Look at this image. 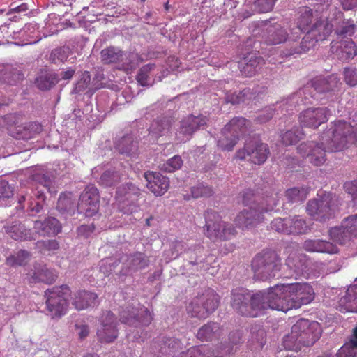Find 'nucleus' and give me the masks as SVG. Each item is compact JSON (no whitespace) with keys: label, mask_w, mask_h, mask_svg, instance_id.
I'll use <instances>...</instances> for the list:
<instances>
[{"label":"nucleus","mask_w":357,"mask_h":357,"mask_svg":"<svg viewBox=\"0 0 357 357\" xmlns=\"http://www.w3.org/2000/svg\"><path fill=\"white\" fill-rule=\"evenodd\" d=\"M340 79L335 75H332L328 78L316 77L312 82L311 85L305 86L294 94L289 99L280 102V107L285 106L286 112H293L296 105L299 104V99L303 105L312 103L311 99L321 100L325 97L321 96L324 93L331 95V92L338 88Z\"/></svg>","instance_id":"nucleus-1"},{"label":"nucleus","mask_w":357,"mask_h":357,"mask_svg":"<svg viewBox=\"0 0 357 357\" xmlns=\"http://www.w3.org/2000/svg\"><path fill=\"white\" fill-rule=\"evenodd\" d=\"M321 330L317 322L310 323L301 319L293 325L290 334L283 340V344L288 350H300L302 347L313 345L320 337Z\"/></svg>","instance_id":"nucleus-2"},{"label":"nucleus","mask_w":357,"mask_h":357,"mask_svg":"<svg viewBox=\"0 0 357 357\" xmlns=\"http://www.w3.org/2000/svg\"><path fill=\"white\" fill-rule=\"evenodd\" d=\"M357 126L342 120L333 123L331 128L324 133L321 140L326 141L328 151H341L357 141Z\"/></svg>","instance_id":"nucleus-3"},{"label":"nucleus","mask_w":357,"mask_h":357,"mask_svg":"<svg viewBox=\"0 0 357 357\" xmlns=\"http://www.w3.org/2000/svg\"><path fill=\"white\" fill-rule=\"evenodd\" d=\"M278 204L275 197H267L255 207L250 206L248 209H244L236 215L234 222L236 225L242 229H251L257 227L264 220V213L273 211Z\"/></svg>","instance_id":"nucleus-4"},{"label":"nucleus","mask_w":357,"mask_h":357,"mask_svg":"<svg viewBox=\"0 0 357 357\" xmlns=\"http://www.w3.org/2000/svg\"><path fill=\"white\" fill-rule=\"evenodd\" d=\"M261 298L257 293L251 294L245 288H236L231 294V305L236 313L242 316L257 317L260 316L259 302Z\"/></svg>","instance_id":"nucleus-5"},{"label":"nucleus","mask_w":357,"mask_h":357,"mask_svg":"<svg viewBox=\"0 0 357 357\" xmlns=\"http://www.w3.org/2000/svg\"><path fill=\"white\" fill-rule=\"evenodd\" d=\"M282 266L281 259L275 251L263 250L252 261L255 277L266 280L275 276Z\"/></svg>","instance_id":"nucleus-6"},{"label":"nucleus","mask_w":357,"mask_h":357,"mask_svg":"<svg viewBox=\"0 0 357 357\" xmlns=\"http://www.w3.org/2000/svg\"><path fill=\"white\" fill-rule=\"evenodd\" d=\"M286 287L287 284H276L266 290L257 292V294L261 296L259 302L260 316L268 309L283 312L289 310L288 291Z\"/></svg>","instance_id":"nucleus-7"},{"label":"nucleus","mask_w":357,"mask_h":357,"mask_svg":"<svg viewBox=\"0 0 357 357\" xmlns=\"http://www.w3.org/2000/svg\"><path fill=\"white\" fill-rule=\"evenodd\" d=\"M206 236L213 241H227L236 236L237 231L234 225L223 221L218 213L208 209L205 213Z\"/></svg>","instance_id":"nucleus-8"},{"label":"nucleus","mask_w":357,"mask_h":357,"mask_svg":"<svg viewBox=\"0 0 357 357\" xmlns=\"http://www.w3.org/2000/svg\"><path fill=\"white\" fill-rule=\"evenodd\" d=\"M337 211V206L333 195L322 192L318 193L317 197L308 201L306 212L314 220L325 222L333 218Z\"/></svg>","instance_id":"nucleus-9"},{"label":"nucleus","mask_w":357,"mask_h":357,"mask_svg":"<svg viewBox=\"0 0 357 357\" xmlns=\"http://www.w3.org/2000/svg\"><path fill=\"white\" fill-rule=\"evenodd\" d=\"M70 292L67 285L47 289L44 293L47 315L52 319H60L65 315L68 305L67 298Z\"/></svg>","instance_id":"nucleus-10"},{"label":"nucleus","mask_w":357,"mask_h":357,"mask_svg":"<svg viewBox=\"0 0 357 357\" xmlns=\"http://www.w3.org/2000/svg\"><path fill=\"white\" fill-rule=\"evenodd\" d=\"M219 303L218 294L207 289L192 299L187 307V312L193 317L206 319L218 308Z\"/></svg>","instance_id":"nucleus-11"},{"label":"nucleus","mask_w":357,"mask_h":357,"mask_svg":"<svg viewBox=\"0 0 357 357\" xmlns=\"http://www.w3.org/2000/svg\"><path fill=\"white\" fill-rule=\"evenodd\" d=\"M141 195L139 188L132 183L118 187L116 191V203L119 210L124 214H132L139 209L138 200Z\"/></svg>","instance_id":"nucleus-12"},{"label":"nucleus","mask_w":357,"mask_h":357,"mask_svg":"<svg viewBox=\"0 0 357 357\" xmlns=\"http://www.w3.org/2000/svg\"><path fill=\"white\" fill-rule=\"evenodd\" d=\"M185 252L189 255L190 263L192 265L202 264V268L204 270L208 268V264L205 265L206 254L203 246L195 245L192 247H187L183 241H175L172 243L169 250L164 252V257L166 262L176 259L181 253Z\"/></svg>","instance_id":"nucleus-13"},{"label":"nucleus","mask_w":357,"mask_h":357,"mask_svg":"<svg viewBox=\"0 0 357 357\" xmlns=\"http://www.w3.org/2000/svg\"><path fill=\"white\" fill-rule=\"evenodd\" d=\"M289 310L300 308L310 303L315 293L312 287L306 282L287 284Z\"/></svg>","instance_id":"nucleus-14"},{"label":"nucleus","mask_w":357,"mask_h":357,"mask_svg":"<svg viewBox=\"0 0 357 357\" xmlns=\"http://www.w3.org/2000/svg\"><path fill=\"white\" fill-rule=\"evenodd\" d=\"M297 151L301 157L315 167L321 166L326 160V152L328 149L325 140L320 143L314 141L301 143L297 147Z\"/></svg>","instance_id":"nucleus-15"},{"label":"nucleus","mask_w":357,"mask_h":357,"mask_svg":"<svg viewBox=\"0 0 357 357\" xmlns=\"http://www.w3.org/2000/svg\"><path fill=\"white\" fill-rule=\"evenodd\" d=\"M23 116L20 114H7L0 119V126H5L10 135L17 139L28 140L33 138V134L30 130V126H23L22 121Z\"/></svg>","instance_id":"nucleus-16"},{"label":"nucleus","mask_w":357,"mask_h":357,"mask_svg":"<svg viewBox=\"0 0 357 357\" xmlns=\"http://www.w3.org/2000/svg\"><path fill=\"white\" fill-rule=\"evenodd\" d=\"M301 33L294 29H290V35L282 51L284 56H296L307 52L313 46V41L310 36L305 35L301 38Z\"/></svg>","instance_id":"nucleus-17"},{"label":"nucleus","mask_w":357,"mask_h":357,"mask_svg":"<svg viewBox=\"0 0 357 357\" xmlns=\"http://www.w3.org/2000/svg\"><path fill=\"white\" fill-rule=\"evenodd\" d=\"M97 337L100 342L109 343L118 337L117 321L115 315L109 312H104L99 318Z\"/></svg>","instance_id":"nucleus-18"},{"label":"nucleus","mask_w":357,"mask_h":357,"mask_svg":"<svg viewBox=\"0 0 357 357\" xmlns=\"http://www.w3.org/2000/svg\"><path fill=\"white\" fill-rule=\"evenodd\" d=\"M330 115V110L327 107H312L301 112L298 121L302 127L316 129L327 122Z\"/></svg>","instance_id":"nucleus-19"},{"label":"nucleus","mask_w":357,"mask_h":357,"mask_svg":"<svg viewBox=\"0 0 357 357\" xmlns=\"http://www.w3.org/2000/svg\"><path fill=\"white\" fill-rule=\"evenodd\" d=\"M268 154L269 149L266 144L248 142L243 149L236 152V157L240 160L249 157L251 162L261 165L266 160Z\"/></svg>","instance_id":"nucleus-20"},{"label":"nucleus","mask_w":357,"mask_h":357,"mask_svg":"<svg viewBox=\"0 0 357 357\" xmlns=\"http://www.w3.org/2000/svg\"><path fill=\"white\" fill-rule=\"evenodd\" d=\"M100 195L94 185H87L79 197L78 207L86 216H93L99 209Z\"/></svg>","instance_id":"nucleus-21"},{"label":"nucleus","mask_w":357,"mask_h":357,"mask_svg":"<svg viewBox=\"0 0 357 357\" xmlns=\"http://www.w3.org/2000/svg\"><path fill=\"white\" fill-rule=\"evenodd\" d=\"M101 61L105 64L119 63V69L126 72L133 68L128 55L121 50L115 47H109L103 49L100 52Z\"/></svg>","instance_id":"nucleus-22"},{"label":"nucleus","mask_w":357,"mask_h":357,"mask_svg":"<svg viewBox=\"0 0 357 357\" xmlns=\"http://www.w3.org/2000/svg\"><path fill=\"white\" fill-rule=\"evenodd\" d=\"M120 319L122 323L129 326L138 327L139 326H149L153 320L151 313L144 307L140 309L132 307L121 312Z\"/></svg>","instance_id":"nucleus-23"},{"label":"nucleus","mask_w":357,"mask_h":357,"mask_svg":"<svg viewBox=\"0 0 357 357\" xmlns=\"http://www.w3.org/2000/svg\"><path fill=\"white\" fill-rule=\"evenodd\" d=\"M208 119L203 115H190L182 120L178 135H182L181 139L183 142L190 139L192 135L197 130L204 128L206 125Z\"/></svg>","instance_id":"nucleus-24"},{"label":"nucleus","mask_w":357,"mask_h":357,"mask_svg":"<svg viewBox=\"0 0 357 357\" xmlns=\"http://www.w3.org/2000/svg\"><path fill=\"white\" fill-rule=\"evenodd\" d=\"M58 277L56 271L48 268L45 265L36 264L26 276L30 283L44 282L52 284L54 282Z\"/></svg>","instance_id":"nucleus-25"},{"label":"nucleus","mask_w":357,"mask_h":357,"mask_svg":"<svg viewBox=\"0 0 357 357\" xmlns=\"http://www.w3.org/2000/svg\"><path fill=\"white\" fill-rule=\"evenodd\" d=\"M12 37L15 40H19L15 43L17 45L35 44L41 39L38 36V24L36 23L26 24L18 31H14Z\"/></svg>","instance_id":"nucleus-26"},{"label":"nucleus","mask_w":357,"mask_h":357,"mask_svg":"<svg viewBox=\"0 0 357 357\" xmlns=\"http://www.w3.org/2000/svg\"><path fill=\"white\" fill-rule=\"evenodd\" d=\"M147 188L156 196L164 195L169 188V180L158 172H147L144 174Z\"/></svg>","instance_id":"nucleus-27"},{"label":"nucleus","mask_w":357,"mask_h":357,"mask_svg":"<svg viewBox=\"0 0 357 357\" xmlns=\"http://www.w3.org/2000/svg\"><path fill=\"white\" fill-rule=\"evenodd\" d=\"M265 63L264 59L256 53H249L238 63L241 73L245 77L255 75Z\"/></svg>","instance_id":"nucleus-28"},{"label":"nucleus","mask_w":357,"mask_h":357,"mask_svg":"<svg viewBox=\"0 0 357 357\" xmlns=\"http://www.w3.org/2000/svg\"><path fill=\"white\" fill-rule=\"evenodd\" d=\"M33 228L41 236L56 235L61 231V225L59 220L53 217H48L44 220H36Z\"/></svg>","instance_id":"nucleus-29"},{"label":"nucleus","mask_w":357,"mask_h":357,"mask_svg":"<svg viewBox=\"0 0 357 357\" xmlns=\"http://www.w3.org/2000/svg\"><path fill=\"white\" fill-rule=\"evenodd\" d=\"M303 248L310 252L335 254L338 252V248L335 244L322 239L305 240Z\"/></svg>","instance_id":"nucleus-30"},{"label":"nucleus","mask_w":357,"mask_h":357,"mask_svg":"<svg viewBox=\"0 0 357 357\" xmlns=\"http://www.w3.org/2000/svg\"><path fill=\"white\" fill-rule=\"evenodd\" d=\"M289 35L290 29L287 32L281 25L273 24L269 25L266 28V33L264 38L267 45H275L286 43Z\"/></svg>","instance_id":"nucleus-31"},{"label":"nucleus","mask_w":357,"mask_h":357,"mask_svg":"<svg viewBox=\"0 0 357 357\" xmlns=\"http://www.w3.org/2000/svg\"><path fill=\"white\" fill-rule=\"evenodd\" d=\"M96 294L87 291H77L72 298V304L78 310H82L98 304Z\"/></svg>","instance_id":"nucleus-32"},{"label":"nucleus","mask_w":357,"mask_h":357,"mask_svg":"<svg viewBox=\"0 0 357 357\" xmlns=\"http://www.w3.org/2000/svg\"><path fill=\"white\" fill-rule=\"evenodd\" d=\"M250 127V123L243 117H235L232 119L224 127V132L231 134V136H236L238 140L240 137L245 135Z\"/></svg>","instance_id":"nucleus-33"},{"label":"nucleus","mask_w":357,"mask_h":357,"mask_svg":"<svg viewBox=\"0 0 357 357\" xmlns=\"http://www.w3.org/2000/svg\"><path fill=\"white\" fill-rule=\"evenodd\" d=\"M333 30V25L329 23L327 20L317 21L313 26L310 29L308 34L311 37V40L313 41V44L315 41L323 40L328 36Z\"/></svg>","instance_id":"nucleus-34"},{"label":"nucleus","mask_w":357,"mask_h":357,"mask_svg":"<svg viewBox=\"0 0 357 357\" xmlns=\"http://www.w3.org/2000/svg\"><path fill=\"white\" fill-rule=\"evenodd\" d=\"M242 342V333L239 331H232L229 335V342L227 344H221L215 349L220 357L234 353L237 346Z\"/></svg>","instance_id":"nucleus-35"},{"label":"nucleus","mask_w":357,"mask_h":357,"mask_svg":"<svg viewBox=\"0 0 357 357\" xmlns=\"http://www.w3.org/2000/svg\"><path fill=\"white\" fill-rule=\"evenodd\" d=\"M6 233L15 241H30L33 238L31 229L21 222H13L6 228Z\"/></svg>","instance_id":"nucleus-36"},{"label":"nucleus","mask_w":357,"mask_h":357,"mask_svg":"<svg viewBox=\"0 0 357 357\" xmlns=\"http://www.w3.org/2000/svg\"><path fill=\"white\" fill-rule=\"evenodd\" d=\"M223 330L217 323H208L201 327L197 332V337L201 341H211L219 338Z\"/></svg>","instance_id":"nucleus-37"},{"label":"nucleus","mask_w":357,"mask_h":357,"mask_svg":"<svg viewBox=\"0 0 357 357\" xmlns=\"http://www.w3.org/2000/svg\"><path fill=\"white\" fill-rule=\"evenodd\" d=\"M172 124V119L168 117L154 120L149 130V135L155 140L158 137L168 134L170 131Z\"/></svg>","instance_id":"nucleus-38"},{"label":"nucleus","mask_w":357,"mask_h":357,"mask_svg":"<svg viewBox=\"0 0 357 357\" xmlns=\"http://www.w3.org/2000/svg\"><path fill=\"white\" fill-rule=\"evenodd\" d=\"M342 311L357 312V284L351 285L346 295L340 300Z\"/></svg>","instance_id":"nucleus-39"},{"label":"nucleus","mask_w":357,"mask_h":357,"mask_svg":"<svg viewBox=\"0 0 357 357\" xmlns=\"http://www.w3.org/2000/svg\"><path fill=\"white\" fill-rule=\"evenodd\" d=\"M116 149L122 154L132 155L137 151L138 142L132 135H126L116 143Z\"/></svg>","instance_id":"nucleus-40"},{"label":"nucleus","mask_w":357,"mask_h":357,"mask_svg":"<svg viewBox=\"0 0 357 357\" xmlns=\"http://www.w3.org/2000/svg\"><path fill=\"white\" fill-rule=\"evenodd\" d=\"M125 266L130 271L143 269L149 265V259L142 252H136L126 257Z\"/></svg>","instance_id":"nucleus-41"},{"label":"nucleus","mask_w":357,"mask_h":357,"mask_svg":"<svg viewBox=\"0 0 357 357\" xmlns=\"http://www.w3.org/2000/svg\"><path fill=\"white\" fill-rule=\"evenodd\" d=\"M287 222L288 234H305L310 230L305 220L299 215L287 217Z\"/></svg>","instance_id":"nucleus-42"},{"label":"nucleus","mask_w":357,"mask_h":357,"mask_svg":"<svg viewBox=\"0 0 357 357\" xmlns=\"http://www.w3.org/2000/svg\"><path fill=\"white\" fill-rule=\"evenodd\" d=\"M299 17L296 22V26L293 27L295 31L300 33L307 31L308 34L309 26L312 22V10L308 7H303L299 10Z\"/></svg>","instance_id":"nucleus-43"},{"label":"nucleus","mask_w":357,"mask_h":357,"mask_svg":"<svg viewBox=\"0 0 357 357\" xmlns=\"http://www.w3.org/2000/svg\"><path fill=\"white\" fill-rule=\"evenodd\" d=\"M155 68L154 63H149L142 66L137 75V80L139 84L144 86H152L154 83V79L152 78L154 76Z\"/></svg>","instance_id":"nucleus-44"},{"label":"nucleus","mask_w":357,"mask_h":357,"mask_svg":"<svg viewBox=\"0 0 357 357\" xmlns=\"http://www.w3.org/2000/svg\"><path fill=\"white\" fill-rule=\"evenodd\" d=\"M310 190L308 186L294 187L286 190L285 197L291 203L303 202L307 197Z\"/></svg>","instance_id":"nucleus-45"},{"label":"nucleus","mask_w":357,"mask_h":357,"mask_svg":"<svg viewBox=\"0 0 357 357\" xmlns=\"http://www.w3.org/2000/svg\"><path fill=\"white\" fill-rule=\"evenodd\" d=\"M59 82L57 75L54 72L43 71L36 79L37 86L41 90H48Z\"/></svg>","instance_id":"nucleus-46"},{"label":"nucleus","mask_w":357,"mask_h":357,"mask_svg":"<svg viewBox=\"0 0 357 357\" xmlns=\"http://www.w3.org/2000/svg\"><path fill=\"white\" fill-rule=\"evenodd\" d=\"M31 257L29 252L20 250L15 255L8 257L6 264L10 266H24L29 261Z\"/></svg>","instance_id":"nucleus-47"},{"label":"nucleus","mask_w":357,"mask_h":357,"mask_svg":"<svg viewBox=\"0 0 357 357\" xmlns=\"http://www.w3.org/2000/svg\"><path fill=\"white\" fill-rule=\"evenodd\" d=\"M331 239L339 244H344L351 239L346 229L342 225L340 227L331 228L328 231Z\"/></svg>","instance_id":"nucleus-48"},{"label":"nucleus","mask_w":357,"mask_h":357,"mask_svg":"<svg viewBox=\"0 0 357 357\" xmlns=\"http://www.w3.org/2000/svg\"><path fill=\"white\" fill-rule=\"evenodd\" d=\"M252 96L253 93L250 89H244L238 93H227L225 100L227 102H230L233 105L239 104L241 102H246L252 98Z\"/></svg>","instance_id":"nucleus-49"},{"label":"nucleus","mask_w":357,"mask_h":357,"mask_svg":"<svg viewBox=\"0 0 357 357\" xmlns=\"http://www.w3.org/2000/svg\"><path fill=\"white\" fill-rule=\"evenodd\" d=\"M304 136L303 131L299 128H294L290 130L286 131L281 135L282 142L286 145H293L296 144Z\"/></svg>","instance_id":"nucleus-50"},{"label":"nucleus","mask_w":357,"mask_h":357,"mask_svg":"<svg viewBox=\"0 0 357 357\" xmlns=\"http://www.w3.org/2000/svg\"><path fill=\"white\" fill-rule=\"evenodd\" d=\"M238 142L236 136H231L229 132L225 133L224 129L221 132V136L217 142L218 146L222 151H231Z\"/></svg>","instance_id":"nucleus-51"},{"label":"nucleus","mask_w":357,"mask_h":357,"mask_svg":"<svg viewBox=\"0 0 357 357\" xmlns=\"http://www.w3.org/2000/svg\"><path fill=\"white\" fill-rule=\"evenodd\" d=\"M75 202L73 199L71 192L63 193L60 195L57 202L56 208L61 212H69L74 209Z\"/></svg>","instance_id":"nucleus-52"},{"label":"nucleus","mask_w":357,"mask_h":357,"mask_svg":"<svg viewBox=\"0 0 357 357\" xmlns=\"http://www.w3.org/2000/svg\"><path fill=\"white\" fill-rule=\"evenodd\" d=\"M340 57L344 60L353 59L357 54V47L352 40H345L340 45Z\"/></svg>","instance_id":"nucleus-53"},{"label":"nucleus","mask_w":357,"mask_h":357,"mask_svg":"<svg viewBox=\"0 0 357 357\" xmlns=\"http://www.w3.org/2000/svg\"><path fill=\"white\" fill-rule=\"evenodd\" d=\"M121 176L119 172L114 170H107L101 175L99 183L105 187H110L119 183Z\"/></svg>","instance_id":"nucleus-54"},{"label":"nucleus","mask_w":357,"mask_h":357,"mask_svg":"<svg viewBox=\"0 0 357 357\" xmlns=\"http://www.w3.org/2000/svg\"><path fill=\"white\" fill-rule=\"evenodd\" d=\"M183 165V160L179 155H174L166 162L160 164V170L166 172H174L179 169Z\"/></svg>","instance_id":"nucleus-55"},{"label":"nucleus","mask_w":357,"mask_h":357,"mask_svg":"<svg viewBox=\"0 0 357 357\" xmlns=\"http://www.w3.org/2000/svg\"><path fill=\"white\" fill-rule=\"evenodd\" d=\"M23 75L20 70L14 69L11 66H7L5 68V72L2 75V79L5 82L9 84H13L17 81L22 79Z\"/></svg>","instance_id":"nucleus-56"},{"label":"nucleus","mask_w":357,"mask_h":357,"mask_svg":"<svg viewBox=\"0 0 357 357\" xmlns=\"http://www.w3.org/2000/svg\"><path fill=\"white\" fill-rule=\"evenodd\" d=\"M280 104L277 103L276 106L273 108V107H269L264 110H263L261 114L257 116V121L259 123H264L269 121L274 116L275 111L281 110V113H283L284 111L286 112V107L281 106L280 107Z\"/></svg>","instance_id":"nucleus-57"},{"label":"nucleus","mask_w":357,"mask_h":357,"mask_svg":"<svg viewBox=\"0 0 357 357\" xmlns=\"http://www.w3.org/2000/svg\"><path fill=\"white\" fill-rule=\"evenodd\" d=\"M191 195L193 198L208 197L213 195V190L209 185L199 183L191 188Z\"/></svg>","instance_id":"nucleus-58"},{"label":"nucleus","mask_w":357,"mask_h":357,"mask_svg":"<svg viewBox=\"0 0 357 357\" xmlns=\"http://www.w3.org/2000/svg\"><path fill=\"white\" fill-rule=\"evenodd\" d=\"M266 343L265 333L263 330H259L256 334H252L250 340V347L252 350H259L263 348Z\"/></svg>","instance_id":"nucleus-59"},{"label":"nucleus","mask_w":357,"mask_h":357,"mask_svg":"<svg viewBox=\"0 0 357 357\" xmlns=\"http://www.w3.org/2000/svg\"><path fill=\"white\" fill-rule=\"evenodd\" d=\"M33 181L36 183H38L43 188H45L50 194L56 192L54 187L53 185L52 181L51 178L45 175L36 174L33 176Z\"/></svg>","instance_id":"nucleus-60"},{"label":"nucleus","mask_w":357,"mask_h":357,"mask_svg":"<svg viewBox=\"0 0 357 357\" xmlns=\"http://www.w3.org/2000/svg\"><path fill=\"white\" fill-rule=\"evenodd\" d=\"M342 225L351 238L357 236V214L346 218Z\"/></svg>","instance_id":"nucleus-61"},{"label":"nucleus","mask_w":357,"mask_h":357,"mask_svg":"<svg viewBox=\"0 0 357 357\" xmlns=\"http://www.w3.org/2000/svg\"><path fill=\"white\" fill-rule=\"evenodd\" d=\"M357 346L349 342H346L338 351L336 357H356Z\"/></svg>","instance_id":"nucleus-62"},{"label":"nucleus","mask_w":357,"mask_h":357,"mask_svg":"<svg viewBox=\"0 0 357 357\" xmlns=\"http://www.w3.org/2000/svg\"><path fill=\"white\" fill-rule=\"evenodd\" d=\"M91 82V75L89 72L82 73L80 79L76 83L73 92L79 93L86 90Z\"/></svg>","instance_id":"nucleus-63"},{"label":"nucleus","mask_w":357,"mask_h":357,"mask_svg":"<svg viewBox=\"0 0 357 357\" xmlns=\"http://www.w3.org/2000/svg\"><path fill=\"white\" fill-rule=\"evenodd\" d=\"M288 222L287 217L285 218H275L271 224V227L275 231L284 234H288Z\"/></svg>","instance_id":"nucleus-64"}]
</instances>
